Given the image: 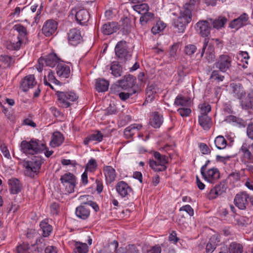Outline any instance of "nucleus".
I'll list each match as a JSON object with an SVG mask.
<instances>
[{"instance_id":"f257e3e1","label":"nucleus","mask_w":253,"mask_h":253,"mask_svg":"<svg viewBox=\"0 0 253 253\" xmlns=\"http://www.w3.org/2000/svg\"><path fill=\"white\" fill-rule=\"evenodd\" d=\"M45 149L44 143L36 139H32L30 141L23 140L20 144V150L26 155L37 154L41 153Z\"/></svg>"},{"instance_id":"f03ea898","label":"nucleus","mask_w":253,"mask_h":253,"mask_svg":"<svg viewBox=\"0 0 253 253\" xmlns=\"http://www.w3.org/2000/svg\"><path fill=\"white\" fill-rule=\"evenodd\" d=\"M13 29L18 33L17 37V41L10 42L6 43V47L11 50H18L21 44L27 40L28 32L26 27L21 24H16L13 26Z\"/></svg>"},{"instance_id":"7ed1b4c3","label":"nucleus","mask_w":253,"mask_h":253,"mask_svg":"<svg viewBox=\"0 0 253 253\" xmlns=\"http://www.w3.org/2000/svg\"><path fill=\"white\" fill-rule=\"evenodd\" d=\"M43 163V159L39 156H34L31 160L25 161L23 166L25 168L26 175L34 177L35 174H37L39 172Z\"/></svg>"},{"instance_id":"20e7f679","label":"nucleus","mask_w":253,"mask_h":253,"mask_svg":"<svg viewBox=\"0 0 253 253\" xmlns=\"http://www.w3.org/2000/svg\"><path fill=\"white\" fill-rule=\"evenodd\" d=\"M191 11L187 8H183L180 12V15L174 22V27L177 29L179 33L184 32L186 25L191 21Z\"/></svg>"},{"instance_id":"39448f33","label":"nucleus","mask_w":253,"mask_h":253,"mask_svg":"<svg viewBox=\"0 0 253 253\" xmlns=\"http://www.w3.org/2000/svg\"><path fill=\"white\" fill-rule=\"evenodd\" d=\"M154 157L156 161L149 160V166L155 171H162L166 169V164L168 163V157L161 154L158 152L154 153Z\"/></svg>"},{"instance_id":"423d86ee","label":"nucleus","mask_w":253,"mask_h":253,"mask_svg":"<svg viewBox=\"0 0 253 253\" xmlns=\"http://www.w3.org/2000/svg\"><path fill=\"white\" fill-rule=\"evenodd\" d=\"M58 101L60 106L68 108L71 105V102H74L78 98V96L73 91H56Z\"/></svg>"},{"instance_id":"0eeeda50","label":"nucleus","mask_w":253,"mask_h":253,"mask_svg":"<svg viewBox=\"0 0 253 253\" xmlns=\"http://www.w3.org/2000/svg\"><path fill=\"white\" fill-rule=\"evenodd\" d=\"M60 180L68 193H71L74 191L76 177L72 173L70 172L65 173L61 176Z\"/></svg>"},{"instance_id":"6e6552de","label":"nucleus","mask_w":253,"mask_h":253,"mask_svg":"<svg viewBox=\"0 0 253 253\" xmlns=\"http://www.w3.org/2000/svg\"><path fill=\"white\" fill-rule=\"evenodd\" d=\"M232 58L228 54L220 55L215 63L214 66L223 73L226 72L231 67Z\"/></svg>"},{"instance_id":"1a4fd4ad","label":"nucleus","mask_w":253,"mask_h":253,"mask_svg":"<svg viewBox=\"0 0 253 253\" xmlns=\"http://www.w3.org/2000/svg\"><path fill=\"white\" fill-rule=\"evenodd\" d=\"M200 171L204 179L209 183H214L219 178L220 173L217 168H212L208 170H204V168H201Z\"/></svg>"},{"instance_id":"9d476101","label":"nucleus","mask_w":253,"mask_h":253,"mask_svg":"<svg viewBox=\"0 0 253 253\" xmlns=\"http://www.w3.org/2000/svg\"><path fill=\"white\" fill-rule=\"evenodd\" d=\"M115 50L116 56L120 59L125 61L128 57L130 56L127 50V43L124 41L118 42Z\"/></svg>"},{"instance_id":"9b49d317","label":"nucleus","mask_w":253,"mask_h":253,"mask_svg":"<svg viewBox=\"0 0 253 253\" xmlns=\"http://www.w3.org/2000/svg\"><path fill=\"white\" fill-rule=\"evenodd\" d=\"M227 186L225 182L222 181L218 185L211 188L207 194L209 200H213L225 193Z\"/></svg>"},{"instance_id":"f8f14e48","label":"nucleus","mask_w":253,"mask_h":253,"mask_svg":"<svg viewBox=\"0 0 253 253\" xmlns=\"http://www.w3.org/2000/svg\"><path fill=\"white\" fill-rule=\"evenodd\" d=\"M57 25V22L54 20H47L43 25L42 32L46 37H49L55 32Z\"/></svg>"},{"instance_id":"ddd939ff","label":"nucleus","mask_w":253,"mask_h":253,"mask_svg":"<svg viewBox=\"0 0 253 253\" xmlns=\"http://www.w3.org/2000/svg\"><path fill=\"white\" fill-rule=\"evenodd\" d=\"M116 189L117 193L122 198L127 197L132 192L131 187L124 181H120L117 183Z\"/></svg>"},{"instance_id":"4468645a","label":"nucleus","mask_w":253,"mask_h":253,"mask_svg":"<svg viewBox=\"0 0 253 253\" xmlns=\"http://www.w3.org/2000/svg\"><path fill=\"white\" fill-rule=\"evenodd\" d=\"M72 14H76V19L77 21L81 25L85 24L90 18L89 12L85 9H80L78 10L72 9Z\"/></svg>"},{"instance_id":"2eb2a0df","label":"nucleus","mask_w":253,"mask_h":253,"mask_svg":"<svg viewBox=\"0 0 253 253\" xmlns=\"http://www.w3.org/2000/svg\"><path fill=\"white\" fill-rule=\"evenodd\" d=\"M68 38L69 43L74 46L81 43L83 41L80 31L76 28L72 29L69 31L68 33Z\"/></svg>"},{"instance_id":"dca6fc26","label":"nucleus","mask_w":253,"mask_h":253,"mask_svg":"<svg viewBox=\"0 0 253 253\" xmlns=\"http://www.w3.org/2000/svg\"><path fill=\"white\" fill-rule=\"evenodd\" d=\"M248 194L242 192L239 193L235 196L234 200L235 205L240 209L244 210L248 205V199H249Z\"/></svg>"},{"instance_id":"f3484780","label":"nucleus","mask_w":253,"mask_h":253,"mask_svg":"<svg viewBox=\"0 0 253 253\" xmlns=\"http://www.w3.org/2000/svg\"><path fill=\"white\" fill-rule=\"evenodd\" d=\"M37 84L35 76L29 75L24 77L20 83V87L23 91H27L30 88L34 87Z\"/></svg>"},{"instance_id":"a211bd4d","label":"nucleus","mask_w":253,"mask_h":253,"mask_svg":"<svg viewBox=\"0 0 253 253\" xmlns=\"http://www.w3.org/2000/svg\"><path fill=\"white\" fill-rule=\"evenodd\" d=\"M208 42L207 39H205L201 57L203 56L205 51L206 50L205 57L209 62H211L215 58L214 49V47L211 45H209L207 48Z\"/></svg>"},{"instance_id":"6ab92c4d","label":"nucleus","mask_w":253,"mask_h":253,"mask_svg":"<svg viewBox=\"0 0 253 253\" xmlns=\"http://www.w3.org/2000/svg\"><path fill=\"white\" fill-rule=\"evenodd\" d=\"M196 29L202 37H206L210 34L211 26L207 21H200L196 24Z\"/></svg>"},{"instance_id":"aec40b11","label":"nucleus","mask_w":253,"mask_h":253,"mask_svg":"<svg viewBox=\"0 0 253 253\" xmlns=\"http://www.w3.org/2000/svg\"><path fill=\"white\" fill-rule=\"evenodd\" d=\"M56 70L57 75L61 79H66L70 76V67L65 63H58Z\"/></svg>"},{"instance_id":"412c9836","label":"nucleus","mask_w":253,"mask_h":253,"mask_svg":"<svg viewBox=\"0 0 253 253\" xmlns=\"http://www.w3.org/2000/svg\"><path fill=\"white\" fill-rule=\"evenodd\" d=\"M248 19V15L246 13H243L238 18L232 21L229 24V27L236 30L239 29L247 24Z\"/></svg>"},{"instance_id":"4be33fe9","label":"nucleus","mask_w":253,"mask_h":253,"mask_svg":"<svg viewBox=\"0 0 253 253\" xmlns=\"http://www.w3.org/2000/svg\"><path fill=\"white\" fill-rule=\"evenodd\" d=\"M103 171L107 183H111L115 181L117 174L115 169L113 167L109 166H104Z\"/></svg>"},{"instance_id":"5701e85b","label":"nucleus","mask_w":253,"mask_h":253,"mask_svg":"<svg viewBox=\"0 0 253 253\" xmlns=\"http://www.w3.org/2000/svg\"><path fill=\"white\" fill-rule=\"evenodd\" d=\"M58 61L59 58L57 57L56 55L52 53L47 55L45 58H40L38 62L39 63L42 64L44 62L47 66L53 67L58 63Z\"/></svg>"},{"instance_id":"b1692460","label":"nucleus","mask_w":253,"mask_h":253,"mask_svg":"<svg viewBox=\"0 0 253 253\" xmlns=\"http://www.w3.org/2000/svg\"><path fill=\"white\" fill-rule=\"evenodd\" d=\"M119 27L117 23L115 22H109L104 24L101 28V32L103 34L109 35L116 32Z\"/></svg>"},{"instance_id":"393cba45","label":"nucleus","mask_w":253,"mask_h":253,"mask_svg":"<svg viewBox=\"0 0 253 253\" xmlns=\"http://www.w3.org/2000/svg\"><path fill=\"white\" fill-rule=\"evenodd\" d=\"M9 191L11 194H16L19 193L22 189V185L20 181L15 178L9 179L8 181Z\"/></svg>"},{"instance_id":"a878e982","label":"nucleus","mask_w":253,"mask_h":253,"mask_svg":"<svg viewBox=\"0 0 253 253\" xmlns=\"http://www.w3.org/2000/svg\"><path fill=\"white\" fill-rule=\"evenodd\" d=\"M198 122L200 126L206 130H209L212 125L211 119L208 115L199 116Z\"/></svg>"},{"instance_id":"bb28decb","label":"nucleus","mask_w":253,"mask_h":253,"mask_svg":"<svg viewBox=\"0 0 253 253\" xmlns=\"http://www.w3.org/2000/svg\"><path fill=\"white\" fill-rule=\"evenodd\" d=\"M135 78L130 75L125 76L124 79L118 81L119 85L123 89L132 87L135 84Z\"/></svg>"},{"instance_id":"cd10ccee","label":"nucleus","mask_w":253,"mask_h":253,"mask_svg":"<svg viewBox=\"0 0 253 253\" xmlns=\"http://www.w3.org/2000/svg\"><path fill=\"white\" fill-rule=\"evenodd\" d=\"M243 154L241 161L245 164L253 162V155L246 145H243L240 149Z\"/></svg>"},{"instance_id":"c85d7f7f","label":"nucleus","mask_w":253,"mask_h":253,"mask_svg":"<svg viewBox=\"0 0 253 253\" xmlns=\"http://www.w3.org/2000/svg\"><path fill=\"white\" fill-rule=\"evenodd\" d=\"M142 126L141 125L134 124L130 125L124 130V135L126 138H130L139 130L141 129Z\"/></svg>"},{"instance_id":"c756f323","label":"nucleus","mask_w":253,"mask_h":253,"mask_svg":"<svg viewBox=\"0 0 253 253\" xmlns=\"http://www.w3.org/2000/svg\"><path fill=\"white\" fill-rule=\"evenodd\" d=\"M234 96L241 99L246 94L243 86L240 84L233 83L230 84Z\"/></svg>"},{"instance_id":"7c9ffc66","label":"nucleus","mask_w":253,"mask_h":253,"mask_svg":"<svg viewBox=\"0 0 253 253\" xmlns=\"http://www.w3.org/2000/svg\"><path fill=\"white\" fill-rule=\"evenodd\" d=\"M191 103V99L181 95L177 96L174 100V105L181 107H189Z\"/></svg>"},{"instance_id":"2f4dec72","label":"nucleus","mask_w":253,"mask_h":253,"mask_svg":"<svg viewBox=\"0 0 253 253\" xmlns=\"http://www.w3.org/2000/svg\"><path fill=\"white\" fill-rule=\"evenodd\" d=\"M89 214L90 211L89 209L84 205H81L76 208V214L81 219H86L89 216Z\"/></svg>"},{"instance_id":"473e14b6","label":"nucleus","mask_w":253,"mask_h":253,"mask_svg":"<svg viewBox=\"0 0 253 253\" xmlns=\"http://www.w3.org/2000/svg\"><path fill=\"white\" fill-rule=\"evenodd\" d=\"M163 122V116L157 112L153 113L150 124L154 128H159Z\"/></svg>"},{"instance_id":"72a5a7b5","label":"nucleus","mask_w":253,"mask_h":253,"mask_svg":"<svg viewBox=\"0 0 253 253\" xmlns=\"http://www.w3.org/2000/svg\"><path fill=\"white\" fill-rule=\"evenodd\" d=\"M64 139V138L62 134L58 131L55 132L52 135L50 145L54 147L59 146L62 144Z\"/></svg>"},{"instance_id":"f704fd0d","label":"nucleus","mask_w":253,"mask_h":253,"mask_svg":"<svg viewBox=\"0 0 253 253\" xmlns=\"http://www.w3.org/2000/svg\"><path fill=\"white\" fill-rule=\"evenodd\" d=\"M210 20L213 27L217 30H219L224 27L227 22V19L222 16H220L214 20L211 19Z\"/></svg>"},{"instance_id":"c9c22d12","label":"nucleus","mask_w":253,"mask_h":253,"mask_svg":"<svg viewBox=\"0 0 253 253\" xmlns=\"http://www.w3.org/2000/svg\"><path fill=\"white\" fill-rule=\"evenodd\" d=\"M219 242V240L217 236H212L206 246L207 253H212L215 249L217 244Z\"/></svg>"},{"instance_id":"e433bc0d","label":"nucleus","mask_w":253,"mask_h":253,"mask_svg":"<svg viewBox=\"0 0 253 253\" xmlns=\"http://www.w3.org/2000/svg\"><path fill=\"white\" fill-rule=\"evenodd\" d=\"M156 93V90L154 85H151L147 87L146 89V97L144 104L151 102L155 98Z\"/></svg>"},{"instance_id":"4c0bfd02","label":"nucleus","mask_w":253,"mask_h":253,"mask_svg":"<svg viewBox=\"0 0 253 253\" xmlns=\"http://www.w3.org/2000/svg\"><path fill=\"white\" fill-rule=\"evenodd\" d=\"M111 74L115 77H120L122 74V67L118 62L114 61L110 66Z\"/></svg>"},{"instance_id":"58836bf2","label":"nucleus","mask_w":253,"mask_h":253,"mask_svg":"<svg viewBox=\"0 0 253 253\" xmlns=\"http://www.w3.org/2000/svg\"><path fill=\"white\" fill-rule=\"evenodd\" d=\"M109 84L107 81L104 79L96 80L95 88L98 92H105L108 89Z\"/></svg>"},{"instance_id":"ea45409f","label":"nucleus","mask_w":253,"mask_h":253,"mask_svg":"<svg viewBox=\"0 0 253 253\" xmlns=\"http://www.w3.org/2000/svg\"><path fill=\"white\" fill-rule=\"evenodd\" d=\"M103 135L99 131L96 133H93L85 138L84 141V145H88V143L91 141H97L100 142L102 140Z\"/></svg>"},{"instance_id":"a19ab883","label":"nucleus","mask_w":253,"mask_h":253,"mask_svg":"<svg viewBox=\"0 0 253 253\" xmlns=\"http://www.w3.org/2000/svg\"><path fill=\"white\" fill-rule=\"evenodd\" d=\"M40 226L42 231V236L45 237L48 236L52 230V226L45 220L41 222Z\"/></svg>"},{"instance_id":"79ce46f5","label":"nucleus","mask_w":253,"mask_h":253,"mask_svg":"<svg viewBox=\"0 0 253 253\" xmlns=\"http://www.w3.org/2000/svg\"><path fill=\"white\" fill-rule=\"evenodd\" d=\"M229 253H242L243 250V246L236 242H232L228 247Z\"/></svg>"},{"instance_id":"37998d69","label":"nucleus","mask_w":253,"mask_h":253,"mask_svg":"<svg viewBox=\"0 0 253 253\" xmlns=\"http://www.w3.org/2000/svg\"><path fill=\"white\" fill-rule=\"evenodd\" d=\"M118 246V242L116 241H114L100 250L99 253H113L114 252H115Z\"/></svg>"},{"instance_id":"c03bdc74","label":"nucleus","mask_w":253,"mask_h":253,"mask_svg":"<svg viewBox=\"0 0 253 253\" xmlns=\"http://www.w3.org/2000/svg\"><path fill=\"white\" fill-rule=\"evenodd\" d=\"M132 8L140 14L147 13L149 10V7L147 3H141L132 6Z\"/></svg>"},{"instance_id":"a18cd8bd","label":"nucleus","mask_w":253,"mask_h":253,"mask_svg":"<svg viewBox=\"0 0 253 253\" xmlns=\"http://www.w3.org/2000/svg\"><path fill=\"white\" fill-rule=\"evenodd\" d=\"M253 104V94L249 93L247 98L242 101L243 108L248 109L252 107Z\"/></svg>"},{"instance_id":"49530a36","label":"nucleus","mask_w":253,"mask_h":253,"mask_svg":"<svg viewBox=\"0 0 253 253\" xmlns=\"http://www.w3.org/2000/svg\"><path fill=\"white\" fill-rule=\"evenodd\" d=\"M214 144L217 149H223L226 147L227 141L223 136L219 135L215 138Z\"/></svg>"},{"instance_id":"de8ad7c7","label":"nucleus","mask_w":253,"mask_h":253,"mask_svg":"<svg viewBox=\"0 0 253 253\" xmlns=\"http://www.w3.org/2000/svg\"><path fill=\"white\" fill-rule=\"evenodd\" d=\"M154 18V14L148 11L147 13L142 14V16L140 18L139 21L142 25H144L147 22L153 20Z\"/></svg>"},{"instance_id":"09e8293b","label":"nucleus","mask_w":253,"mask_h":253,"mask_svg":"<svg viewBox=\"0 0 253 253\" xmlns=\"http://www.w3.org/2000/svg\"><path fill=\"white\" fill-rule=\"evenodd\" d=\"M88 248L86 243L77 242L75 244V252L77 253H87Z\"/></svg>"},{"instance_id":"8fccbe9b","label":"nucleus","mask_w":253,"mask_h":253,"mask_svg":"<svg viewBox=\"0 0 253 253\" xmlns=\"http://www.w3.org/2000/svg\"><path fill=\"white\" fill-rule=\"evenodd\" d=\"M166 27L165 23L161 21L158 22L155 25H154L151 31L154 34H157L159 32L163 31Z\"/></svg>"},{"instance_id":"3c124183","label":"nucleus","mask_w":253,"mask_h":253,"mask_svg":"<svg viewBox=\"0 0 253 253\" xmlns=\"http://www.w3.org/2000/svg\"><path fill=\"white\" fill-rule=\"evenodd\" d=\"M199 108L200 110L201 115H208L211 110V106L206 103L199 104Z\"/></svg>"},{"instance_id":"603ef678","label":"nucleus","mask_w":253,"mask_h":253,"mask_svg":"<svg viewBox=\"0 0 253 253\" xmlns=\"http://www.w3.org/2000/svg\"><path fill=\"white\" fill-rule=\"evenodd\" d=\"M97 167V165L96 161L93 159H91L89 160L87 163L85 167V170L93 171L96 169Z\"/></svg>"},{"instance_id":"864d4df0","label":"nucleus","mask_w":253,"mask_h":253,"mask_svg":"<svg viewBox=\"0 0 253 253\" xmlns=\"http://www.w3.org/2000/svg\"><path fill=\"white\" fill-rule=\"evenodd\" d=\"M197 50L196 46L194 44H188L185 46L184 48V52L185 54L188 56H191Z\"/></svg>"},{"instance_id":"5fc2aeb1","label":"nucleus","mask_w":253,"mask_h":253,"mask_svg":"<svg viewBox=\"0 0 253 253\" xmlns=\"http://www.w3.org/2000/svg\"><path fill=\"white\" fill-rule=\"evenodd\" d=\"M177 112L182 117H186L189 116L191 110L189 107H181L177 109Z\"/></svg>"},{"instance_id":"6e6d98bb","label":"nucleus","mask_w":253,"mask_h":253,"mask_svg":"<svg viewBox=\"0 0 253 253\" xmlns=\"http://www.w3.org/2000/svg\"><path fill=\"white\" fill-rule=\"evenodd\" d=\"M210 78L211 79L220 82L223 80L224 76L220 75L219 71L214 70L212 72Z\"/></svg>"},{"instance_id":"4d7b16f0","label":"nucleus","mask_w":253,"mask_h":253,"mask_svg":"<svg viewBox=\"0 0 253 253\" xmlns=\"http://www.w3.org/2000/svg\"><path fill=\"white\" fill-rule=\"evenodd\" d=\"M0 61L7 64V66H9L14 62L13 57L8 55H1L0 56Z\"/></svg>"},{"instance_id":"13d9d810","label":"nucleus","mask_w":253,"mask_h":253,"mask_svg":"<svg viewBox=\"0 0 253 253\" xmlns=\"http://www.w3.org/2000/svg\"><path fill=\"white\" fill-rule=\"evenodd\" d=\"M179 211H186L190 216H193L194 215V210L189 205L182 206L180 208Z\"/></svg>"},{"instance_id":"bf43d9fd","label":"nucleus","mask_w":253,"mask_h":253,"mask_svg":"<svg viewBox=\"0 0 253 253\" xmlns=\"http://www.w3.org/2000/svg\"><path fill=\"white\" fill-rule=\"evenodd\" d=\"M29 246L26 244H23L17 246L16 250L17 253H27L29 250Z\"/></svg>"},{"instance_id":"052dcab7","label":"nucleus","mask_w":253,"mask_h":253,"mask_svg":"<svg viewBox=\"0 0 253 253\" xmlns=\"http://www.w3.org/2000/svg\"><path fill=\"white\" fill-rule=\"evenodd\" d=\"M199 147L202 154L206 155L211 153V150L209 147L205 143H200Z\"/></svg>"},{"instance_id":"680f3d73","label":"nucleus","mask_w":253,"mask_h":253,"mask_svg":"<svg viewBox=\"0 0 253 253\" xmlns=\"http://www.w3.org/2000/svg\"><path fill=\"white\" fill-rule=\"evenodd\" d=\"M135 93V91H133L132 93L124 92H122L119 94V97L123 101H125L127 99L130 95Z\"/></svg>"},{"instance_id":"e2e57ef3","label":"nucleus","mask_w":253,"mask_h":253,"mask_svg":"<svg viewBox=\"0 0 253 253\" xmlns=\"http://www.w3.org/2000/svg\"><path fill=\"white\" fill-rule=\"evenodd\" d=\"M200 2V0H189V2L186 3L183 8H187L191 10V8L192 6L198 5Z\"/></svg>"},{"instance_id":"0e129e2a","label":"nucleus","mask_w":253,"mask_h":253,"mask_svg":"<svg viewBox=\"0 0 253 253\" xmlns=\"http://www.w3.org/2000/svg\"><path fill=\"white\" fill-rule=\"evenodd\" d=\"M247 134L249 138L253 140V124H249L247 128Z\"/></svg>"},{"instance_id":"69168bd1","label":"nucleus","mask_w":253,"mask_h":253,"mask_svg":"<svg viewBox=\"0 0 253 253\" xmlns=\"http://www.w3.org/2000/svg\"><path fill=\"white\" fill-rule=\"evenodd\" d=\"M117 111V108L116 106L113 104H110V106L106 109V113L107 115H112L115 114Z\"/></svg>"},{"instance_id":"338daca9","label":"nucleus","mask_w":253,"mask_h":253,"mask_svg":"<svg viewBox=\"0 0 253 253\" xmlns=\"http://www.w3.org/2000/svg\"><path fill=\"white\" fill-rule=\"evenodd\" d=\"M126 249L127 250V253H139L137 249L133 245H129Z\"/></svg>"},{"instance_id":"774afa93","label":"nucleus","mask_w":253,"mask_h":253,"mask_svg":"<svg viewBox=\"0 0 253 253\" xmlns=\"http://www.w3.org/2000/svg\"><path fill=\"white\" fill-rule=\"evenodd\" d=\"M161 248L160 246L157 245L153 247L150 250L147 251V253H161Z\"/></svg>"}]
</instances>
